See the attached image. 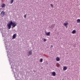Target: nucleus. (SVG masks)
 I'll return each instance as SVG.
<instances>
[{"instance_id": "1", "label": "nucleus", "mask_w": 80, "mask_h": 80, "mask_svg": "<svg viewBox=\"0 0 80 80\" xmlns=\"http://www.w3.org/2000/svg\"><path fill=\"white\" fill-rule=\"evenodd\" d=\"M12 22H11L9 24H7V26L8 29H10L11 28V27H12Z\"/></svg>"}, {"instance_id": "2", "label": "nucleus", "mask_w": 80, "mask_h": 80, "mask_svg": "<svg viewBox=\"0 0 80 80\" xmlns=\"http://www.w3.org/2000/svg\"><path fill=\"white\" fill-rule=\"evenodd\" d=\"M11 23H12V27L14 28V27H15L16 26H17V23H15V22H13L12 21H11Z\"/></svg>"}, {"instance_id": "3", "label": "nucleus", "mask_w": 80, "mask_h": 80, "mask_svg": "<svg viewBox=\"0 0 80 80\" xmlns=\"http://www.w3.org/2000/svg\"><path fill=\"white\" fill-rule=\"evenodd\" d=\"M28 53V56H30V55H32V51H29Z\"/></svg>"}, {"instance_id": "4", "label": "nucleus", "mask_w": 80, "mask_h": 80, "mask_svg": "<svg viewBox=\"0 0 80 80\" xmlns=\"http://www.w3.org/2000/svg\"><path fill=\"white\" fill-rule=\"evenodd\" d=\"M45 34H46V35L47 36H50V32H45Z\"/></svg>"}, {"instance_id": "5", "label": "nucleus", "mask_w": 80, "mask_h": 80, "mask_svg": "<svg viewBox=\"0 0 80 80\" xmlns=\"http://www.w3.org/2000/svg\"><path fill=\"white\" fill-rule=\"evenodd\" d=\"M64 25L66 28H68V26H67V25H68V22H65L64 24Z\"/></svg>"}, {"instance_id": "6", "label": "nucleus", "mask_w": 80, "mask_h": 80, "mask_svg": "<svg viewBox=\"0 0 80 80\" xmlns=\"http://www.w3.org/2000/svg\"><path fill=\"white\" fill-rule=\"evenodd\" d=\"M17 35V34H15L13 35L12 36V39H15L16 38V36Z\"/></svg>"}, {"instance_id": "7", "label": "nucleus", "mask_w": 80, "mask_h": 80, "mask_svg": "<svg viewBox=\"0 0 80 80\" xmlns=\"http://www.w3.org/2000/svg\"><path fill=\"white\" fill-rule=\"evenodd\" d=\"M52 76L55 77L56 75V73H55V72H52Z\"/></svg>"}, {"instance_id": "8", "label": "nucleus", "mask_w": 80, "mask_h": 80, "mask_svg": "<svg viewBox=\"0 0 80 80\" xmlns=\"http://www.w3.org/2000/svg\"><path fill=\"white\" fill-rule=\"evenodd\" d=\"M63 70L65 71L66 70H67V66H64L63 68Z\"/></svg>"}, {"instance_id": "9", "label": "nucleus", "mask_w": 80, "mask_h": 80, "mask_svg": "<svg viewBox=\"0 0 80 80\" xmlns=\"http://www.w3.org/2000/svg\"><path fill=\"white\" fill-rule=\"evenodd\" d=\"M5 7V4L4 3L2 4L1 5V7H2V8H4Z\"/></svg>"}, {"instance_id": "10", "label": "nucleus", "mask_w": 80, "mask_h": 80, "mask_svg": "<svg viewBox=\"0 0 80 80\" xmlns=\"http://www.w3.org/2000/svg\"><path fill=\"white\" fill-rule=\"evenodd\" d=\"M76 32V30H73L72 32V33L73 34H75V33Z\"/></svg>"}, {"instance_id": "11", "label": "nucleus", "mask_w": 80, "mask_h": 80, "mask_svg": "<svg viewBox=\"0 0 80 80\" xmlns=\"http://www.w3.org/2000/svg\"><path fill=\"white\" fill-rule=\"evenodd\" d=\"M56 60L58 62H59V60H60V58H59L58 57H57L56 58Z\"/></svg>"}, {"instance_id": "12", "label": "nucleus", "mask_w": 80, "mask_h": 80, "mask_svg": "<svg viewBox=\"0 0 80 80\" xmlns=\"http://www.w3.org/2000/svg\"><path fill=\"white\" fill-rule=\"evenodd\" d=\"M1 14L2 15H4V14H5V12L2 11L1 12Z\"/></svg>"}, {"instance_id": "13", "label": "nucleus", "mask_w": 80, "mask_h": 80, "mask_svg": "<svg viewBox=\"0 0 80 80\" xmlns=\"http://www.w3.org/2000/svg\"><path fill=\"white\" fill-rule=\"evenodd\" d=\"M56 65L57 67H60V64L59 63H57Z\"/></svg>"}, {"instance_id": "14", "label": "nucleus", "mask_w": 80, "mask_h": 80, "mask_svg": "<svg viewBox=\"0 0 80 80\" xmlns=\"http://www.w3.org/2000/svg\"><path fill=\"white\" fill-rule=\"evenodd\" d=\"M43 41L45 42L47 41V39L43 38Z\"/></svg>"}, {"instance_id": "15", "label": "nucleus", "mask_w": 80, "mask_h": 80, "mask_svg": "<svg viewBox=\"0 0 80 80\" xmlns=\"http://www.w3.org/2000/svg\"><path fill=\"white\" fill-rule=\"evenodd\" d=\"M13 0H11V3H10L12 4V3H13Z\"/></svg>"}, {"instance_id": "16", "label": "nucleus", "mask_w": 80, "mask_h": 80, "mask_svg": "<svg viewBox=\"0 0 80 80\" xmlns=\"http://www.w3.org/2000/svg\"><path fill=\"white\" fill-rule=\"evenodd\" d=\"M50 6H51V8H53V5L52 4H50Z\"/></svg>"}, {"instance_id": "17", "label": "nucleus", "mask_w": 80, "mask_h": 80, "mask_svg": "<svg viewBox=\"0 0 80 80\" xmlns=\"http://www.w3.org/2000/svg\"><path fill=\"white\" fill-rule=\"evenodd\" d=\"M77 22L78 23H80V19H78L77 20Z\"/></svg>"}, {"instance_id": "18", "label": "nucleus", "mask_w": 80, "mask_h": 80, "mask_svg": "<svg viewBox=\"0 0 80 80\" xmlns=\"http://www.w3.org/2000/svg\"><path fill=\"white\" fill-rule=\"evenodd\" d=\"M40 62H43V59L42 58H41L40 60Z\"/></svg>"}, {"instance_id": "19", "label": "nucleus", "mask_w": 80, "mask_h": 80, "mask_svg": "<svg viewBox=\"0 0 80 80\" xmlns=\"http://www.w3.org/2000/svg\"><path fill=\"white\" fill-rule=\"evenodd\" d=\"M24 17L25 18H26L27 17L26 16V15H25L24 16Z\"/></svg>"}, {"instance_id": "20", "label": "nucleus", "mask_w": 80, "mask_h": 80, "mask_svg": "<svg viewBox=\"0 0 80 80\" xmlns=\"http://www.w3.org/2000/svg\"><path fill=\"white\" fill-rule=\"evenodd\" d=\"M51 47H53V46H51Z\"/></svg>"}]
</instances>
